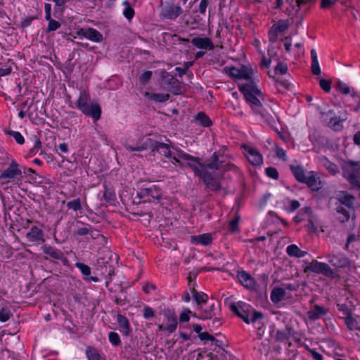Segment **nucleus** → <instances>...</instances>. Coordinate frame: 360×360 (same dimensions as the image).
Returning a JSON list of instances; mask_svg holds the SVG:
<instances>
[{
	"instance_id": "obj_17",
	"label": "nucleus",
	"mask_w": 360,
	"mask_h": 360,
	"mask_svg": "<svg viewBox=\"0 0 360 360\" xmlns=\"http://www.w3.org/2000/svg\"><path fill=\"white\" fill-rule=\"evenodd\" d=\"M42 227L43 224H41L40 227L37 226H32L25 235L27 240L35 245L44 243L45 242V239Z\"/></svg>"
},
{
	"instance_id": "obj_29",
	"label": "nucleus",
	"mask_w": 360,
	"mask_h": 360,
	"mask_svg": "<svg viewBox=\"0 0 360 360\" xmlns=\"http://www.w3.org/2000/svg\"><path fill=\"white\" fill-rule=\"evenodd\" d=\"M290 170L299 183L304 181V179L307 176L306 170L302 165H290Z\"/></svg>"
},
{
	"instance_id": "obj_50",
	"label": "nucleus",
	"mask_w": 360,
	"mask_h": 360,
	"mask_svg": "<svg viewBox=\"0 0 360 360\" xmlns=\"http://www.w3.org/2000/svg\"><path fill=\"white\" fill-rule=\"evenodd\" d=\"M153 72L150 70H146L139 75V81L143 85H146L151 79Z\"/></svg>"
},
{
	"instance_id": "obj_6",
	"label": "nucleus",
	"mask_w": 360,
	"mask_h": 360,
	"mask_svg": "<svg viewBox=\"0 0 360 360\" xmlns=\"http://www.w3.org/2000/svg\"><path fill=\"white\" fill-rule=\"evenodd\" d=\"M225 72L233 79H245L246 82H255L253 70L250 67L243 65L240 68L235 66L225 67Z\"/></svg>"
},
{
	"instance_id": "obj_14",
	"label": "nucleus",
	"mask_w": 360,
	"mask_h": 360,
	"mask_svg": "<svg viewBox=\"0 0 360 360\" xmlns=\"http://www.w3.org/2000/svg\"><path fill=\"white\" fill-rule=\"evenodd\" d=\"M326 258L328 262L336 269H345L351 265L349 259L342 252L328 255Z\"/></svg>"
},
{
	"instance_id": "obj_57",
	"label": "nucleus",
	"mask_w": 360,
	"mask_h": 360,
	"mask_svg": "<svg viewBox=\"0 0 360 360\" xmlns=\"http://www.w3.org/2000/svg\"><path fill=\"white\" fill-rule=\"evenodd\" d=\"M300 248L295 244H291L286 248V253L290 257H297Z\"/></svg>"
},
{
	"instance_id": "obj_55",
	"label": "nucleus",
	"mask_w": 360,
	"mask_h": 360,
	"mask_svg": "<svg viewBox=\"0 0 360 360\" xmlns=\"http://www.w3.org/2000/svg\"><path fill=\"white\" fill-rule=\"evenodd\" d=\"M12 316V313L8 308H1L0 309V322L5 323L8 321Z\"/></svg>"
},
{
	"instance_id": "obj_12",
	"label": "nucleus",
	"mask_w": 360,
	"mask_h": 360,
	"mask_svg": "<svg viewBox=\"0 0 360 360\" xmlns=\"http://www.w3.org/2000/svg\"><path fill=\"white\" fill-rule=\"evenodd\" d=\"M241 148L243 150L244 155L251 165L257 167L261 166L263 164L262 155L257 149L247 144H243Z\"/></svg>"
},
{
	"instance_id": "obj_33",
	"label": "nucleus",
	"mask_w": 360,
	"mask_h": 360,
	"mask_svg": "<svg viewBox=\"0 0 360 360\" xmlns=\"http://www.w3.org/2000/svg\"><path fill=\"white\" fill-rule=\"evenodd\" d=\"M336 210L339 214V221L341 223H345L349 220L350 212H354V208H347V207L339 205H338Z\"/></svg>"
},
{
	"instance_id": "obj_42",
	"label": "nucleus",
	"mask_w": 360,
	"mask_h": 360,
	"mask_svg": "<svg viewBox=\"0 0 360 360\" xmlns=\"http://www.w3.org/2000/svg\"><path fill=\"white\" fill-rule=\"evenodd\" d=\"M215 304L212 302L210 304L207 309H202L200 312V319H211L215 316Z\"/></svg>"
},
{
	"instance_id": "obj_61",
	"label": "nucleus",
	"mask_w": 360,
	"mask_h": 360,
	"mask_svg": "<svg viewBox=\"0 0 360 360\" xmlns=\"http://www.w3.org/2000/svg\"><path fill=\"white\" fill-rule=\"evenodd\" d=\"M193 65L192 62H185L184 63L183 68L177 67L176 68V71L178 72V75L179 77H182L184 75H185L188 70V68Z\"/></svg>"
},
{
	"instance_id": "obj_5",
	"label": "nucleus",
	"mask_w": 360,
	"mask_h": 360,
	"mask_svg": "<svg viewBox=\"0 0 360 360\" xmlns=\"http://www.w3.org/2000/svg\"><path fill=\"white\" fill-rule=\"evenodd\" d=\"M176 150V155L183 160L186 161L184 166L190 168L194 173L195 176L200 177L203 172L207 169H204V163L201 162L202 159L198 157L193 156L179 148H174Z\"/></svg>"
},
{
	"instance_id": "obj_58",
	"label": "nucleus",
	"mask_w": 360,
	"mask_h": 360,
	"mask_svg": "<svg viewBox=\"0 0 360 360\" xmlns=\"http://www.w3.org/2000/svg\"><path fill=\"white\" fill-rule=\"evenodd\" d=\"M126 149L129 152H141L146 149V147L143 144L137 143L136 146H131L129 144L125 145Z\"/></svg>"
},
{
	"instance_id": "obj_49",
	"label": "nucleus",
	"mask_w": 360,
	"mask_h": 360,
	"mask_svg": "<svg viewBox=\"0 0 360 360\" xmlns=\"http://www.w3.org/2000/svg\"><path fill=\"white\" fill-rule=\"evenodd\" d=\"M345 324L347 325V328L349 330H354V329H359L358 328V321L356 319H355L352 316V314L347 316L345 318Z\"/></svg>"
},
{
	"instance_id": "obj_2",
	"label": "nucleus",
	"mask_w": 360,
	"mask_h": 360,
	"mask_svg": "<svg viewBox=\"0 0 360 360\" xmlns=\"http://www.w3.org/2000/svg\"><path fill=\"white\" fill-rule=\"evenodd\" d=\"M70 107L77 108L84 116L91 118L94 123H96L101 117V105L96 100H91V95L86 90H81L75 105H70Z\"/></svg>"
},
{
	"instance_id": "obj_47",
	"label": "nucleus",
	"mask_w": 360,
	"mask_h": 360,
	"mask_svg": "<svg viewBox=\"0 0 360 360\" xmlns=\"http://www.w3.org/2000/svg\"><path fill=\"white\" fill-rule=\"evenodd\" d=\"M240 219V217L237 214L232 220L230 221L229 224V231L230 233H234L238 231Z\"/></svg>"
},
{
	"instance_id": "obj_4",
	"label": "nucleus",
	"mask_w": 360,
	"mask_h": 360,
	"mask_svg": "<svg viewBox=\"0 0 360 360\" xmlns=\"http://www.w3.org/2000/svg\"><path fill=\"white\" fill-rule=\"evenodd\" d=\"M342 172L352 188H360V161H346L342 166Z\"/></svg>"
},
{
	"instance_id": "obj_24",
	"label": "nucleus",
	"mask_w": 360,
	"mask_h": 360,
	"mask_svg": "<svg viewBox=\"0 0 360 360\" xmlns=\"http://www.w3.org/2000/svg\"><path fill=\"white\" fill-rule=\"evenodd\" d=\"M81 34L84 38L93 42L100 43L103 40V34L96 29L93 27L81 30Z\"/></svg>"
},
{
	"instance_id": "obj_32",
	"label": "nucleus",
	"mask_w": 360,
	"mask_h": 360,
	"mask_svg": "<svg viewBox=\"0 0 360 360\" xmlns=\"http://www.w3.org/2000/svg\"><path fill=\"white\" fill-rule=\"evenodd\" d=\"M338 200L340 202V205L347 207V208H354L353 202L354 197L349 194L347 191H342L339 194Z\"/></svg>"
},
{
	"instance_id": "obj_9",
	"label": "nucleus",
	"mask_w": 360,
	"mask_h": 360,
	"mask_svg": "<svg viewBox=\"0 0 360 360\" xmlns=\"http://www.w3.org/2000/svg\"><path fill=\"white\" fill-rule=\"evenodd\" d=\"M307 266L304 269V271H310L315 274H321L327 277L335 278V273L330 266L324 262H318L317 260H313L311 262H305Z\"/></svg>"
},
{
	"instance_id": "obj_19",
	"label": "nucleus",
	"mask_w": 360,
	"mask_h": 360,
	"mask_svg": "<svg viewBox=\"0 0 360 360\" xmlns=\"http://www.w3.org/2000/svg\"><path fill=\"white\" fill-rule=\"evenodd\" d=\"M200 179L202 181L206 187L208 188L211 191H218L221 189V186L219 181L207 170L203 172Z\"/></svg>"
},
{
	"instance_id": "obj_21",
	"label": "nucleus",
	"mask_w": 360,
	"mask_h": 360,
	"mask_svg": "<svg viewBox=\"0 0 360 360\" xmlns=\"http://www.w3.org/2000/svg\"><path fill=\"white\" fill-rule=\"evenodd\" d=\"M223 153L221 150L214 151L208 158L207 163L204 164V169L219 170L222 167L223 161L219 160Z\"/></svg>"
},
{
	"instance_id": "obj_22",
	"label": "nucleus",
	"mask_w": 360,
	"mask_h": 360,
	"mask_svg": "<svg viewBox=\"0 0 360 360\" xmlns=\"http://www.w3.org/2000/svg\"><path fill=\"white\" fill-rule=\"evenodd\" d=\"M237 278L240 283L245 288L252 290L255 288V279L246 271H239L237 274Z\"/></svg>"
},
{
	"instance_id": "obj_15",
	"label": "nucleus",
	"mask_w": 360,
	"mask_h": 360,
	"mask_svg": "<svg viewBox=\"0 0 360 360\" xmlns=\"http://www.w3.org/2000/svg\"><path fill=\"white\" fill-rule=\"evenodd\" d=\"M164 316L166 323L158 325V331H167L169 333H173L176 330L178 325L176 316L174 312L168 311L164 314Z\"/></svg>"
},
{
	"instance_id": "obj_48",
	"label": "nucleus",
	"mask_w": 360,
	"mask_h": 360,
	"mask_svg": "<svg viewBox=\"0 0 360 360\" xmlns=\"http://www.w3.org/2000/svg\"><path fill=\"white\" fill-rule=\"evenodd\" d=\"M288 70V68L286 63L278 61L274 68V72L276 75H283L287 73Z\"/></svg>"
},
{
	"instance_id": "obj_30",
	"label": "nucleus",
	"mask_w": 360,
	"mask_h": 360,
	"mask_svg": "<svg viewBox=\"0 0 360 360\" xmlns=\"http://www.w3.org/2000/svg\"><path fill=\"white\" fill-rule=\"evenodd\" d=\"M313 211L311 207L305 206L298 211L297 214L293 217L292 220L296 224H299L305 220L306 217L311 218Z\"/></svg>"
},
{
	"instance_id": "obj_7",
	"label": "nucleus",
	"mask_w": 360,
	"mask_h": 360,
	"mask_svg": "<svg viewBox=\"0 0 360 360\" xmlns=\"http://www.w3.org/2000/svg\"><path fill=\"white\" fill-rule=\"evenodd\" d=\"M162 190L160 186L153 184L148 187L141 188L136 196L143 202L159 201L162 198Z\"/></svg>"
},
{
	"instance_id": "obj_60",
	"label": "nucleus",
	"mask_w": 360,
	"mask_h": 360,
	"mask_svg": "<svg viewBox=\"0 0 360 360\" xmlns=\"http://www.w3.org/2000/svg\"><path fill=\"white\" fill-rule=\"evenodd\" d=\"M337 309L339 311L345 315L346 317L352 314V311L347 304L338 303Z\"/></svg>"
},
{
	"instance_id": "obj_54",
	"label": "nucleus",
	"mask_w": 360,
	"mask_h": 360,
	"mask_svg": "<svg viewBox=\"0 0 360 360\" xmlns=\"http://www.w3.org/2000/svg\"><path fill=\"white\" fill-rule=\"evenodd\" d=\"M108 340L109 342L113 345V346H119L121 344V340L120 338V335L116 332H110L108 334Z\"/></svg>"
},
{
	"instance_id": "obj_64",
	"label": "nucleus",
	"mask_w": 360,
	"mask_h": 360,
	"mask_svg": "<svg viewBox=\"0 0 360 360\" xmlns=\"http://www.w3.org/2000/svg\"><path fill=\"white\" fill-rule=\"evenodd\" d=\"M255 325V327L257 330V335L262 337L264 335L265 332V326L262 322V320L257 321V323H253Z\"/></svg>"
},
{
	"instance_id": "obj_62",
	"label": "nucleus",
	"mask_w": 360,
	"mask_h": 360,
	"mask_svg": "<svg viewBox=\"0 0 360 360\" xmlns=\"http://www.w3.org/2000/svg\"><path fill=\"white\" fill-rule=\"evenodd\" d=\"M198 337L202 341L219 342V340L215 338L213 335H210L207 332H202Z\"/></svg>"
},
{
	"instance_id": "obj_18",
	"label": "nucleus",
	"mask_w": 360,
	"mask_h": 360,
	"mask_svg": "<svg viewBox=\"0 0 360 360\" xmlns=\"http://www.w3.org/2000/svg\"><path fill=\"white\" fill-rule=\"evenodd\" d=\"M148 140L150 141V146L153 153H158L167 160L172 158V153L171 151V146L169 144L158 141H151L150 139H148Z\"/></svg>"
},
{
	"instance_id": "obj_37",
	"label": "nucleus",
	"mask_w": 360,
	"mask_h": 360,
	"mask_svg": "<svg viewBox=\"0 0 360 360\" xmlns=\"http://www.w3.org/2000/svg\"><path fill=\"white\" fill-rule=\"evenodd\" d=\"M145 96L147 97L149 100L153 101L156 103H164L169 99V94H161V93H148L146 92L145 94Z\"/></svg>"
},
{
	"instance_id": "obj_38",
	"label": "nucleus",
	"mask_w": 360,
	"mask_h": 360,
	"mask_svg": "<svg viewBox=\"0 0 360 360\" xmlns=\"http://www.w3.org/2000/svg\"><path fill=\"white\" fill-rule=\"evenodd\" d=\"M77 224H82L84 226L77 227V229L75 231V235L77 236H88L89 233H91V226L89 224H85L82 221H77Z\"/></svg>"
},
{
	"instance_id": "obj_25",
	"label": "nucleus",
	"mask_w": 360,
	"mask_h": 360,
	"mask_svg": "<svg viewBox=\"0 0 360 360\" xmlns=\"http://www.w3.org/2000/svg\"><path fill=\"white\" fill-rule=\"evenodd\" d=\"M164 82L169 86V90L174 95H180L182 93L180 82L172 75H167Z\"/></svg>"
},
{
	"instance_id": "obj_28",
	"label": "nucleus",
	"mask_w": 360,
	"mask_h": 360,
	"mask_svg": "<svg viewBox=\"0 0 360 360\" xmlns=\"http://www.w3.org/2000/svg\"><path fill=\"white\" fill-rule=\"evenodd\" d=\"M117 323L119 325V330L120 332L124 335V336H129L130 335L131 333V328L129 324V321L127 319V318L123 315L119 314L117 316Z\"/></svg>"
},
{
	"instance_id": "obj_23",
	"label": "nucleus",
	"mask_w": 360,
	"mask_h": 360,
	"mask_svg": "<svg viewBox=\"0 0 360 360\" xmlns=\"http://www.w3.org/2000/svg\"><path fill=\"white\" fill-rule=\"evenodd\" d=\"M191 43L195 47L200 49L212 51L214 48L212 41L209 37H193L191 39Z\"/></svg>"
},
{
	"instance_id": "obj_56",
	"label": "nucleus",
	"mask_w": 360,
	"mask_h": 360,
	"mask_svg": "<svg viewBox=\"0 0 360 360\" xmlns=\"http://www.w3.org/2000/svg\"><path fill=\"white\" fill-rule=\"evenodd\" d=\"M155 311L150 307L146 305L143 309V316L145 319H150L155 316Z\"/></svg>"
},
{
	"instance_id": "obj_63",
	"label": "nucleus",
	"mask_w": 360,
	"mask_h": 360,
	"mask_svg": "<svg viewBox=\"0 0 360 360\" xmlns=\"http://www.w3.org/2000/svg\"><path fill=\"white\" fill-rule=\"evenodd\" d=\"M306 349L311 354L314 360H323V355L319 353L316 349L310 348L309 346H307Z\"/></svg>"
},
{
	"instance_id": "obj_43",
	"label": "nucleus",
	"mask_w": 360,
	"mask_h": 360,
	"mask_svg": "<svg viewBox=\"0 0 360 360\" xmlns=\"http://www.w3.org/2000/svg\"><path fill=\"white\" fill-rule=\"evenodd\" d=\"M103 198L107 202L114 204L116 201L115 191L111 188L104 186Z\"/></svg>"
},
{
	"instance_id": "obj_45",
	"label": "nucleus",
	"mask_w": 360,
	"mask_h": 360,
	"mask_svg": "<svg viewBox=\"0 0 360 360\" xmlns=\"http://www.w3.org/2000/svg\"><path fill=\"white\" fill-rule=\"evenodd\" d=\"M123 5L126 6L123 11V15L127 20L131 21L135 15L134 9L131 6L130 4L127 1H124L123 2Z\"/></svg>"
},
{
	"instance_id": "obj_36",
	"label": "nucleus",
	"mask_w": 360,
	"mask_h": 360,
	"mask_svg": "<svg viewBox=\"0 0 360 360\" xmlns=\"http://www.w3.org/2000/svg\"><path fill=\"white\" fill-rule=\"evenodd\" d=\"M336 89L341 94L345 95L351 94L352 97L358 96L357 91L354 89L351 90L350 87L345 83L338 81L335 84Z\"/></svg>"
},
{
	"instance_id": "obj_46",
	"label": "nucleus",
	"mask_w": 360,
	"mask_h": 360,
	"mask_svg": "<svg viewBox=\"0 0 360 360\" xmlns=\"http://www.w3.org/2000/svg\"><path fill=\"white\" fill-rule=\"evenodd\" d=\"M86 356L88 360H101V355L97 349L93 347H87Z\"/></svg>"
},
{
	"instance_id": "obj_27",
	"label": "nucleus",
	"mask_w": 360,
	"mask_h": 360,
	"mask_svg": "<svg viewBox=\"0 0 360 360\" xmlns=\"http://www.w3.org/2000/svg\"><path fill=\"white\" fill-rule=\"evenodd\" d=\"M193 122L198 126L207 128L213 125V122L210 117L202 111L198 112L193 118Z\"/></svg>"
},
{
	"instance_id": "obj_3",
	"label": "nucleus",
	"mask_w": 360,
	"mask_h": 360,
	"mask_svg": "<svg viewBox=\"0 0 360 360\" xmlns=\"http://www.w3.org/2000/svg\"><path fill=\"white\" fill-rule=\"evenodd\" d=\"M229 309L247 324L257 323V321L264 317L262 312L255 310L250 304L243 301L231 302Z\"/></svg>"
},
{
	"instance_id": "obj_10",
	"label": "nucleus",
	"mask_w": 360,
	"mask_h": 360,
	"mask_svg": "<svg viewBox=\"0 0 360 360\" xmlns=\"http://www.w3.org/2000/svg\"><path fill=\"white\" fill-rule=\"evenodd\" d=\"M22 165H19L15 159L11 158L8 167L1 172L0 179L13 181L15 179L22 177Z\"/></svg>"
},
{
	"instance_id": "obj_44",
	"label": "nucleus",
	"mask_w": 360,
	"mask_h": 360,
	"mask_svg": "<svg viewBox=\"0 0 360 360\" xmlns=\"http://www.w3.org/2000/svg\"><path fill=\"white\" fill-rule=\"evenodd\" d=\"M75 265L80 271L83 279L86 281L88 276L91 275V270L90 266L79 262H76Z\"/></svg>"
},
{
	"instance_id": "obj_35",
	"label": "nucleus",
	"mask_w": 360,
	"mask_h": 360,
	"mask_svg": "<svg viewBox=\"0 0 360 360\" xmlns=\"http://www.w3.org/2000/svg\"><path fill=\"white\" fill-rule=\"evenodd\" d=\"M193 295V300L197 303L198 306L201 309L202 305L205 304L208 301V295L202 291H197L196 289L191 291Z\"/></svg>"
},
{
	"instance_id": "obj_39",
	"label": "nucleus",
	"mask_w": 360,
	"mask_h": 360,
	"mask_svg": "<svg viewBox=\"0 0 360 360\" xmlns=\"http://www.w3.org/2000/svg\"><path fill=\"white\" fill-rule=\"evenodd\" d=\"M192 240H195L197 243L207 246L212 243V236L210 233H202L196 236H193Z\"/></svg>"
},
{
	"instance_id": "obj_11",
	"label": "nucleus",
	"mask_w": 360,
	"mask_h": 360,
	"mask_svg": "<svg viewBox=\"0 0 360 360\" xmlns=\"http://www.w3.org/2000/svg\"><path fill=\"white\" fill-rule=\"evenodd\" d=\"M323 122L334 131H340L343 127V121L340 116L337 115L334 110H328L321 113Z\"/></svg>"
},
{
	"instance_id": "obj_16",
	"label": "nucleus",
	"mask_w": 360,
	"mask_h": 360,
	"mask_svg": "<svg viewBox=\"0 0 360 360\" xmlns=\"http://www.w3.org/2000/svg\"><path fill=\"white\" fill-rule=\"evenodd\" d=\"M289 26L288 20H279L274 23L268 32L269 41L271 44H274L278 40V34L284 32Z\"/></svg>"
},
{
	"instance_id": "obj_26",
	"label": "nucleus",
	"mask_w": 360,
	"mask_h": 360,
	"mask_svg": "<svg viewBox=\"0 0 360 360\" xmlns=\"http://www.w3.org/2000/svg\"><path fill=\"white\" fill-rule=\"evenodd\" d=\"M296 334L294 328L290 326L287 325L284 329L277 330L275 335V340L276 342H284L288 340L291 337H294Z\"/></svg>"
},
{
	"instance_id": "obj_41",
	"label": "nucleus",
	"mask_w": 360,
	"mask_h": 360,
	"mask_svg": "<svg viewBox=\"0 0 360 360\" xmlns=\"http://www.w3.org/2000/svg\"><path fill=\"white\" fill-rule=\"evenodd\" d=\"M199 271H191L188 272L187 276L188 285L189 286V289L191 291L194 290L197 288L196 278L199 275Z\"/></svg>"
},
{
	"instance_id": "obj_8",
	"label": "nucleus",
	"mask_w": 360,
	"mask_h": 360,
	"mask_svg": "<svg viewBox=\"0 0 360 360\" xmlns=\"http://www.w3.org/2000/svg\"><path fill=\"white\" fill-rule=\"evenodd\" d=\"M183 9L180 6L175 5L172 0L166 1L160 6V18L162 20H176L181 13Z\"/></svg>"
},
{
	"instance_id": "obj_52",
	"label": "nucleus",
	"mask_w": 360,
	"mask_h": 360,
	"mask_svg": "<svg viewBox=\"0 0 360 360\" xmlns=\"http://www.w3.org/2000/svg\"><path fill=\"white\" fill-rule=\"evenodd\" d=\"M266 175L274 180H277L279 178V173L276 168L274 167H268L265 168Z\"/></svg>"
},
{
	"instance_id": "obj_13",
	"label": "nucleus",
	"mask_w": 360,
	"mask_h": 360,
	"mask_svg": "<svg viewBox=\"0 0 360 360\" xmlns=\"http://www.w3.org/2000/svg\"><path fill=\"white\" fill-rule=\"evenodd\" d=\"M41 250L44 254L49 256L51 258L60 261L63 266H70L68 259L60 250L49 245H44L41 246Z\"/></svg>"
},
{
	"instance_id": "obj_31",
	"label": "nucleus",
	"mask_w": 360,
	"mask_h": 360,
	"mask_svg": "<svg viewBox=\"0 0 360 360\" xmlns=\"http://www.w3.org/2000/svg\"><path fill=\"white\" fill-rule=\"evenodd\" d=\"M327 314V310L325 307L319 304H315L314 309L310 310L307 313L308 318L311 321H316L320 319L321 316Z\"/></svg>"
},
{
	"instance_id": "obj_40",
	"label": "nucleus",
	"mask_w": 360,
	"mask_h": 360,
	"mask_svg": "<svg viewBox=\"0 0 360 360\" xmlns=\"http://www.w3.org/2000/svg\"><path fill=\"white\" fill-rule=\"evenodd\" d=\"M66 207L68 210H72L75 212H79L82 213L83 207L79 198H75L67 202Z\"/></svg>"
},
{
	"instance_id": "obj_59",
	"label": "nucleus",
	"mask_w": 360,
	"mask_h": 360,
	"mask_svg": "<svg viewBox=\"0 0 360 360\" xmlns=\"http://www.w3.org/2000/svg\"><path fill=\"white\" fill-rule=\"evenodd\" d=\"M191 314V311L186 308L183 310V311L179 315V321L180 323H186L188 322L190 320V314Z\"/></svg>"
},
{
	"instance_id": "obj_20",
	"label": "nucleus",
	"mask_w": 360,
	"mask_h": 360,
	"mask_svg": "<svg viewBox=\"0 0 360 360\" xmlns=\"http://www.w3.org/2000/svg\"><path fill=\"white\" fill-rule=\"evenodd\" d=\"M302 184H305L313 192H317L321 188V182L314 171H310Z\"/></svg>"
},
{
	"instance_id": "obj_34",
	"label": "nucleus",
	"mask_w": 360,
	"mask_h": 360,
	"mask_svg": "<svg viewBox=\"0 0 360 360\" xmlns=\"http://www.w3.org/2000/svg\"><path fill=\"white\" fill-rule=\"evenodd\" d=\"M285 295V291L283 288L275 287L271 292L270 298L274 304H278L283 300Z\"/></svg>"
},
{
	"instance_id": "obj_53",
	"label": "nucleus",
	"mask_w": 360,
	"mask_h": 360,
	"mask_svg": "<svg viewBox=\"0 0 360 360\" xmlns=\"http://www.w3.org/2000/svg\"><path fill=\"white\" fill-rule=\"evenodd\" d=\"M8 134L12 136L17 143L22 145L25 143L24 136L22 134L17 131L9 130Z\"/></svg>"
},
{
	"instance_id": "obj_1",
	"label": "nucleus",
	"mask_w": 360,
	"mask_h": 360,
	"mask_svg": "<svg viewBox=\"0 0 360 360\" xmlns=\"http://www.w3.org/2000/svg\"><path fill=\"white\" fill-rule=\"evenodd\" d=\"M238 88L254 113L259 115L261 117H265L266 109L259 99V98L263 97V94L261 89L258 88L256 81L239 84Z\"/></svg>"
},
{
	"instance_id": "obj_51",
	"label": "nucleus",
	"mask_w": 360,
	"mask_h": 360,
	"mask_svg": "<svg viewBox=\"0 0 360 360\" xmlns=\"http://www.w3.org/2000/svg\"><path fill=\"white\" fill-rule=\"evenodd\" d=\"M46 20L49 22V25H48V27L46 30V33H49L51 32H54V31L57 30L58 29H59L61 26V24L60 22L55 20L52 19L51 18H50L49 20Z\"/></svg>"
}]
</instances>
